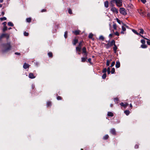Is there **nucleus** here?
Masks as SVG:
<instances>
[{
  "label": "nucleus",
  "mask_w": 150,
  "mask_h": 150,
  "mask_svg": "<svg viewBox=\"0 0 150 150\" xmlns=\"http://www.w3.org/2000/svg\"><path fill=\"white\" fill-rule=\"evenodd\" d=\"M1 49L2 51L3 52H8L11 49V46L10 42L1 45Z\"/></svg>",
  "instance_id": "nucleus-1"
},
{
  "label": "nucleus",
  "mask_w": 150,
  "mask_h": 150,
  "mask_svg": "<svg viewBox=\"0 0 150 150\" xmlns=\"http://www.w3.org/2000/svg\"><path fill=\"white\" fill-rule=\"evenodd\" d=\"M113 2H115L117 6L120 7L122 5V0H113Z\"/></svg>",
  "instance_id": "nucleus-2"
},
{
  "label": "nucleus",
  "mask_w": 150,
  "mask_h": 150,
  "mask_svg": "<svg viewBox=\"0 0 150 150\" xmlns=\"http://www.w3.org/2000/svg\"><path fill=\"white\" fill-rule=\"evenodd\" d=\"M120 13L123 15H125L127 14V13L125 10V9L123 8H121L120 9Z\"/></svg>",
  "instance_id": "nucleus-3"
},
{
  "label": "nucleus",
  "mask_w": 150,
  "mask_h": 150,
  "mask_svg": "<svg viewBox=\"0 0 150 150\" xmlns=\"http://www.w3.org/2000/svg\"><path fill=\"white\" fill-rule=\"evenodd\" d=\"M3 37H5L7 39H8L9 37V35L8 34H3L0 37V39L1 40Z\"/></svg>",
  "instance_id": "nucleus-4"
},
{
  "label": "nucleus",
  "mask_w": 150,
  "mask_h": 150,
  "mask_svg": "<svg viewBox=\"0 0 150 150\" xmlns=\"http://www.w3.org/2000/svg\"><path fill=\"white\" fill-rule=\"evenodd\" d=\"M112 67V62L111 63L110 67H108L107 68V71L108 74H109L110 72H111V74H112V69H111V71H110V67Z\"/></svg>",
  "instance_id": "nucleus-5"
},
{
  "label": "nucleus",
  "mask_w": 150,
  "mask_h": 150,
  "mask_svg": "<svg viewBox=\"0 0 150 150\" xmlns=\"http://www.w3.org/2000/svg\"><path fill=\"white\" fill-rule=\"evenodd\" d=\"M113 45L114 46V47H113V50L114 51L115 53H116V50L117 49V47L115 44V42L113 40Z\"/></svg>",
  "instance_id": "nucleus-6"
},
{
  "label": "nucleus",
  "mask_w": 150,
  "mask_h": 150,
  "mask_svg": "<svg viewBox=\"0 0 150 150\" xmlns=\"http://www.w3.org/2000/svg\"><path fill=\"white\" fill-rule=\"evenodd\" d=\"M83 53H84V56H87V53L86 51V49L85 47H83L82 49Z\"/></svg>",
  "instance_id": "nucleus-7"
},
{
  "label": "nucleus",
  "mask_w": 150,
  "mask_h": 150,
  "mask_svg": "<svg viewBox=\"0 0 150 150\" xmlns=\"http://www.w3.org/2000/svg\"><path fill=\"white\" fill-rule=\"evenodd\" d=\"M120 105L121 106L124 107L125 108H126L129 105V104L127 103H126L124 104L123 103H120Z\"/></svg>",
  "instance_id": "nucleus-8"
},
{
  "label": "nucleus",
  "mask_w": 150,
  "mask_h": 150,
  "mask_svg": "<svg viewBox=\"0 0 150 150\" xmlns=\"http://www.w3.org/2000/svg\"><path fill=\"white\" fill-rule=\"evenodd\" d=\"M29 78L33 79L35 78V76H34L33 74L32 73H30L29 74Z\"/></svg>",
  "instance_id": "nucleus-9"
},
{
  "label": "nucleus",
  "mask_w": 150,
  "mask_h": 150,
  "mask_svg": "<svg viewBox=\"0 0 150 150\" xmlns=\"http://www.w3.org/2000/svg\"><path fill=\"white\" fill-rule=\"evenodd\" d=\"M30 65L25 63L23 65V68L25 69H26L29 67Z\"/></svg>",
  "instance_id": "nucleus-10"
},
{
  "label": "nucleus",
  "mask_w": 150,
  "mask_h": 150,
  "mask_svg": "<svg viewBox=\"0 0 150 150\" xmlns=\"http://www.w3.org/2000/svg\"><path fill=\"white\" fill-rule=\"evenodd\" d=\"M87 56H84V57L81 58V59L82 62H84L86 61V59H87Z\"/></svg>",
  "instance_id": "nucleus-11"
},
{
  "label": "nucleus",
  "mask_w": 150,
  "mask_h": 150,
  "mask_svg": "<svg viewBox=\"0 0 150 150\" xmlns=\"http://www.w3.org/2000/svg\"><path fill=\"white\" fill-rule=\"evenodd\" d=\"M105 6L106 8H108L109 6V3L108 1H106L104 3Z\"/></svg>",
  "instance_id": "nucleus-12"
},
{
  "label": "nucleus",
  "mask_w": 150,
  "mask_h": 150,
  "mask_svg": "<svg viewBox=\"0 0 150 150\" xmlns=\"http://www.w3.org/2000/svg\"><path fill=\"white\" fill-rule=\"evenodd\" d=\"M78 40L76 39H74V40L73 42V44L74 45H75L76 43L78 42Z\"/></svg>",
  "instance_id": "nucleus-13"
},
{
  "label": "nucleus",
  "mask_w": 150,
  "mask_h": 150,
  "mask_svg": "<svg viewBox=\"0 0 150 150\" xmlns=\"http://www.w3.org/2000/svg\"><path fill=\"white\" fill-rule=\"evenodd\" d=\"M120 64L119 62H117L116 64L115 65V66L116 68H118L120 67Z\"/></svg>",
  "instance_id": "nucleus-14"
},
{
  "label": "nucleus",
  "mask_w": 150,
  "mask_h": 150,
  "mask_svg": "<svg viewBox=\"0 0 150 150\" xmlns=\"http://www.w3.org/2000/svg\"><path fill=\"white\" fill-rule=\"evenodd\" d=\"M81 48L79 47H76V52H80L81 51Z\"/></svg>",
  "instance_id": "nucleus-15"
},
{
  "label": "nucleus",
  "mask_w": 150,
  "mask_h": 150,
  "mask_svg": "<svg viewBox=\"0 0 150 150\" xmlns=\"http://www.w3.org/2000/svg\"><path fill=\"white\" fill-rule=\"evenodd\" d=\"M113 12L116 13H117L118 12V10L115 7H113Z\"/></svg>",
  "instance_id": "nucleus-16"
},
{
  "label": "nucleus",
  "mask_w": 150,
  "mask_h": 150,
  "mask_svg": "<svg viewBox=\"0 0 150 150\" xmlns=\"http://www.w3.org/2000/svg\"><path fill=\"white\" fill-rule=\"evenodd\" d=\"M124 113L127 115H128L129 114L130 111L129 110H126L124 111Z\"/></svg>",
  "instance_id": "nucleus-17"
},
{
  "label": "nucleus",
  "mask_w": 150,
  "mask_h": 150,
  "mask_svg": "<svg viewBox=\"0 0 150 150\" xmlns=\"http://www.w3.org/2000/svg\"><path fill=\"white\" fill-rule=\"evenodd\" d=\"M80 31L79 30H75L74 31H73V33L76 35L79 34Z\"/></svg>",
  "instance_id": "nucleus-18"
},
{
  "label": "nucleus",
  "mask_w": 150,
  "mask_h": 150,
  "mask_svg": "<svg viewBox=\"0 0 150 150\" xmlns=\"http://www.w3.org/2000/svg\"><path fill=\"white\" fill-rule=\"evenodd\" d=\"M125 26L127 27H128L127 26H126V25H124V26H122V30L123 31H125L126 30V28H125Z\"/></svg>",
  "instance_id": "nucleus-19"
},
{
  "label": "nucleus",
  "mask_w": 150,
  "mask_h": 150,
  "mask_svg": "<svg viewBox=\"0 0 150 150\" xmlns=\"http://www.w3.org/2000/svg\"><path fill=\"white\" fill-rule=\"evenodd\" d=\"M141 47L142 48H145L147 47V46L146 45H145V44H142L141 45Z\"/></svg>",
  "instance_id": "nucleus-20"
},
{
  "label": "nucleus",
  "mask_w": 150,
  "mask_h": 150,
  "mask_svg": "<svg viewBox=\"0 0 150 150\" xmlns=\"http://www.w3.org/2000/svg\"><path fill=\"white\" fill-rule=\"evenodd\" d=\"M109 137L108 135H106L104 136L103 137V139L104 140H106Z\"/></svg>",
  "instance_id": "nucleus-21"
},
{
  "label": "nucleus",
  "mask_w": 150,
  "mask_h": 150,
  "mask_svg": "<svg viewBox=\"0 0 150 150\" xmlns=\"http://www.w3.org/2000/svg\"><path fill=\"white\" fill-rule=\"evenodd\" d=\"M132 31L135 34L138 35H139V33L136 30H135L134 29H133L132 30Z\"/></svg>",
  "instance_id": "nucleus-22"
},
{
  "label": "nucleus",
  "mask_w": 150,
  "mask_h": 150,
  "mask_svg": "<svg viewBox=\"0 0 150 150\" xmlns=\"http://www.w3.org/2000/svg\"><path fill=\"white\" fill-rule=\"evenodd\" d=\"M115 35L117 36H119V33H118V32H114L113 31V35Z\"/></svg>",
  "instance_id": "nucleus-23"
},
{
  "label": "nucleus",
  "mask_w": 150,
  "mask_h": 150,
  "mask_svg": "<svg viewBox=\"0 0 150 150\" xmlns=\"http://www.w3.org/2000/svg\"><path fill=\"white\" fill-rule=\"evenodd\" d=\"M8 25L11 26H12L13 25V24L11 22L8 23Z\"/></svg>",
  "instance_id": "nucleus-24"
},
{
  "label": "nucleus",
  "mask_w": 150,
  "mask_h": 150,
  "mask_svg": "<svg viewBox=\"0 0 150 150\" xmlns=\"http://www.w3.org/2000/svg\"><path fill=\"white\" fill-rule=\"evenodd\" d=\"M31 20V19L30 18H29L26 19L27 22L28 23L30 22Z\"/></svg>",
  "instance_id": "nucleus-25"
},
{
  "label": "nucleus",
  "mask_w": 150,
  "mask_h": 150,
  "mask_svg": "<svg viewBox=\"0 0 150 150\" xmlns=\"http://www.w3.org/2000/svg\"><path fill=\"white\" fill-rule=\"evenodd\" d=\"M48 55L49 57H52V52H50L48 53Z\"/></svg>",
  "instance_id": "nucleus-26"
},
{
  "label": "nucleus",
  "mask_w": 150,
  "mask_h": 150,
  "mask_svg": "<svg viewBox=\"0 0 150 150\" xmlns=\"http://www.w3.org/2000/svg\"><path fill=\"white\" fill-rule=\"evenodd\" d=\"M108 116H112V113L111 112H108Z\"/></svg>",
  "instance_id": "nucleus-27"
},
{
  "label": "nucleus",
  "mask_w": 150,
  "mask_h": 150,
  "mask_svg": "<svg viewBox=\"0 0 150 150\" xmlns=\"http://www.w3.org/2000/svg\"><path fill=\"white\" fill-rule=\"evenodd\" d=\"M99 39L100 40H104V37H103V36L101 35L100 36Z\"/></svg>",
  "instance_id": "nucleus-28"
},
{
  "label": "nucleus",
  "mask_w": 150,
  "mask_h": 150,
  "mask_svg": "<svg viewBox=\"0 0 150 150\" xmlns=\"http://www.w3.org/2000/svg\"><path fill=\"white\" fill-rule=\"evenodd\" d=\"M106 76V73H104L102 76V78L103 79H105V78Z\"/></svg>",
  "instance_id": "nucleus-29"
},
{
  "label": "nucleus",
  "mask_w": 150,
  "mask_h": 150,
  "mask_svg": "<svg viewBox=\"0 0 150 150\" xmlns=\"http://www.w3.org/2000/svg\"><path fill=\"white\" fill-rule=\"evenodd\" d=\"M140 31L139 33L141 34H143L144 33V30L142 29H139Z\"/></svg>",
  "instance_id": "nucleus-30"
},
{
  "label": "nucleus",
  "mask_w": 150,
  "mask_h": 150,
  "mask_svg": "<svg viewBox=\"0 0 150 150\" xmlns=\"http://www.w3.org/2000/svg\"><path fill=\"white\" fill-rule=\"evenodd\" d=\"M118 100H118V98H115L114 99V101L115 103H118Z\"/></svg>",
  "instance_id": "nucleus-31"
},
{
  "label": "nucleus",
  "mask_w": 150,
  "mask_h": 150,
  "mask_svg": "<svg viewBox=\"0 0 150 150\" xmlns=\"http://www.w3.org/2000/svg\"><path fill=\"white\" fill-rule=\"evenodd\" d=\"M82 41L80 42H79V44L78 47H81H81L82 46Z\"/></svg>",
  "instance_id": "nucleus-32"
},
{
  "label": "nucleus",
  "mask_w": 150,
  "mask_h": 150,
  "mask_svg": "<svg viewBox=\"0 0 150 150\" xmlns=\"http://www.w3.org/2000/svg\"><path fill=\"white\" fill-rule=\"evenodd\" d=\"M93 35V34L92 33L90 34L88 36V37L89 38H92Z\"/></svg>",
  "instance_id": "nucleus-33"
},
{
  "label": "nucleus",
  "mask_w": 150,
  "mask_h": 150,
  "mask_svg": "<svg viewBox=\"0 0 150 150\" xmlns=\"http://www.w3.org/2000/svg\"><path fill=\"white\" fill-rule=\"evenodd\" d=\"M67 32L66 31L64 33V37L65 38L67 37Z\"/></svg>",
  "instance_id": "nucleus-34"
},
{
  "label": "nucleus",
  "mask_w": 150,
  "mask_h": 150,
  "mask_svg": "<svg viewBox=\"0 0 150 150\" xmlns=\"http://www.w3.org/2000/svg\"><path fill=\"white\" fill-rule=\"evenodd\" d=\"M107 70L106 68H104L103 70V72L104 73H105L107 71Z\"/></svg>",
  "instance_id": "nucleus-35"
},
{
  "label": "nucleus",
  "mask_w": 150,
  "mask_h": 150,
  "mask_svg": "<svg viewBox=\"0 0 150 150\" xmlns=\"http://www.w3.org/2000/svg\"><path fill=\"white\" fill-rule=\"evenodd\" d=\"M29 34L28 33H27L25 32H24V35L25 36H27Z\"/></svg>",
  "instance_id": "nucleus-36"
},
{
  "label": "nucleus",
  "mask_w": 150,
  "mask_h": 150,
  "mask_svg": "<svg viewBox=\"0 0 150 150\" xmlns=\"http://www.w3.org/2000/svg\"><path fill=\"white\" fill-rule=\"evenodd\" d=\"M0 19L1 21L6 20V18L5 17H3L1 18Z\"/></svg>",
  "instance_id": "nucleus-37"
},
{
  "label": "nucleus",
  "mask_w": 150,
  "mask_h": 150,
  "mask_svg": "<svg viewBox=\"0 0 150 150\" xmlns=\"http://www.w3.org/2000/svg\"><path fill=\"white\" fill-rule=\"evenodd\" d=\"M141 42L142 44H145V40H142L141 41Z\"/></svg>",
  "instance_id": "nucleus-38"
},
{
  "label": "nucleus",
  "mask_w": 150,
  "mask_h": 150,
  "mask_svg": "<svg viewBox=\"0 0 150 150\" xmlns=\"http://www.w3.org/2000/svg\"><path fill=\"white\" fill-rule=\"evenodd\" d=\"M7 30V27L6 26H4V28L3 29V31L4 32L6 30Z\"/></svg>",
  "instance_id": "nucleus-39"
},
{
  "label": "nucleus",
  "mask_w": 150,
  "mask_h": 150,
  "mask_svg": "<svg viewBox=\"0 0 150 150\" xmlns=\"http://www.w3.org/2000/svg\"><path fill=\"white\" fill-rule=\"evenodd\" d=\"M116 20L117 22L120 24H121V21L118 18H116Z\"/></svg>",
  "instance_id": "nucleus-40"
},
{
  "label": "nucleus",
  "mask_w": 150,
  "mask_h": 150,
  "mask_svg": "<svg viewBox=\"0 0 150 150\" xmlns=\"http://www.w3.org/2000/svg\"><path fill=\"white\" fill-rule=\"evenodd\" d=\"M68 13L70 14H71L72 13V11L70 9H68Z\"/></svg>",
  "instance_id": "nucleus-41"
},
{
  "label": "nucleus",
  "mask_w": 150,
  "mask_h": 150,
  "mask_svg": "<svg viewBox=\"0 0 150 150\" xmlns=\"http://www.w3.org/2000/svg\"><path fill=\"white\" fill-rule=\"evenodd\" d=\"M110 63V61L109 60H107L106 63V65L108 66H109V65Z\"/></svg>",
  "instance_id": "nucleus-42"
},
{
  "label": "nucleus",
  "mask_w": 150,
  "mask_h": 150,
  "mask_svg": "<svg viewBox=\"0 0 150 150\" xmlns=\"http://www.w3.org/2000/svg\"><path fill=\"white\" fill-rule=\"evenodd\" d=\"M50 104H51V102H47V107H48L49 106H50Z\"/></svg>",
  "instance_id": "nucleus-43"
},
{
  "label": "nucleus",
  "mask_w": 150,
  "mask_h": 150,
  "mask_svg": "<svg viewBox=\"0 0 150 150\" xmlns=\"http://www.w3.org/2000/svg\"><path fill=\"white\" fill-rule=\"evenodd\" d=\"M140 1L143 4H145L146 2V0H140Z\"/></svg>",
  "instance_id": "nucleus-44"
},
{
  "label": "nucleus",
  "mask_w": 150,
  "mask_h": 150,
  "mask_svg": "<svg viewBox=\"0 0 150 150\" xmlns=\"http://www.w3.org/2000/svg\"><path fill=\"white\" fill-rule=\"evenodd\" d=\"M113 28L114 29H116V25L115 24H114L113 25Z\"/></svg>",
  "instance_id": "nucleus-45"
},
{
  "label": "nucleus",
  "mask_w": 150,
  "mask_h": 150,
  "mask_svg": "<svg viewBox=\"0 0 150 150\" xmlns=\"http://www.w3.org/2000/svg\"><path fill=\"white\" fill-rule=\"evenodd\" d=\"M57 99L58 100H60L61 99V97L60 96H58L57 97Z\"/></svg>",
  "instance_id": "nucleus-46"
},
{
  "label": "nucleus",
  "mask_w": 150,
  "mask_h": 150,
  "mask_svg": "<svg viewBox=\"0 0 150 150\" xmlns=\"http://www.w3.org/2000/svg\"><path fill=\"white\" fill-rule=\"evenodd\" d=\"M147 16L150 20V13H149L147 14Z\"/></svg>",
  "instance_id": "nucleus-47"
},
{
  "label": "nucleus",
  "mask_w": 150,
  "mask_h": 150,
  "mask_svg": "<svg viewBox=\"0 0 150 150\" xmlns=\"http://www.w3.org/2000/svg\"><path fill=\"white\" fill-rule=\"evenodd\" d=\"M140 15L142 16H144V13L143 12H140Z\"/></svg>",
  "instance_id": "nucleus-48"
},
{
  "label": "nucleus",
  "mask_w": 150,
  "mask_h": 150,
  "mask_svg": "<svg viewBox=\"0 0 150 150\" xmlns=\"http://www.w3.org/2000/svg\"><path fill=\"white\" fill-rule=\"evenodd\" d=\"M91 59L90 58H89L88 59V62H89L90 63H91Z\"/></svg>",
  "instance_id": "nucleus-49"
},
{
  "label": "nucleus",
  "mask_w": 150,
  "mask_h": 150,
  "mask_svg": "<svg viewBox=\"0 0 150 150\" xmlns=\"http://www.w3.org/2000/svg\"><path fill=\"white\" fill-rule=\"evenodd\" d=\"M15 54L17 55H19L21 54L19 52H16L15 53Z\"/></svg>",
  "instance_id": "nucleus-50"
},
{
  "label": "nucleus",
  "mask_w": 150,
  "mask_h": 150,
  "mask_svg": "<svg viewBox=\"0 0 150 150\" xmlns=\"http://www.w3.org/2000/svg\"><path fill=\"white\" fill-rule=\"evenodd\" d=\"M7 23L6 22H4L3 23V24L4 25V26H6V24Z\"/></svg>",
  "instance_id": "nucleus-51"
},
{
  "label": "nucleus",
  "mask_w": 150,
  "mask_h": 150,
  "mask_svg": "<svg viewBox=\"0 0 150 150\" xmlns=\"http://www.w3.org/2000/svg\"><path fill=\"white\" fill-rule=\"evenodd\" d=\"M116 134L115 130L113 129V135L115 134Z\"/></svg>",
  "instance_id": "nucleus-52"
},
{
  "label": "nucleus",
  "mask_w": 150,
  "mask_h": 150,
  "mask_svg": "<svg viewBox=\"0 0 150 150\" xmlns=\"http://www.w3.org/2000/svg\"><path fill=\"white\" fill-rule=\"evenodd\" d=\"M134 148L135 149H137L138 148V146L137 145H136L134 146Z\"/></svg>",
  "instance_id": "nucleus-53"
},
{
  "label": "nucleus",
  "mask_w": 150,
  "mask_h": 150,
  "mask_svg": "<svg viewBox=\"0 0 150 150\" xmlns=\"http://www.w3.org/2000/svg\"><path fill=\"white\" fill-rule=\"evenodd\" d=\"M139 35H140V36H141V37H142V38H144V39H146V40H148V39H147V38H144L143 35H140V34H139Z\"/></svg>",
  "instance_id": "nucleus-54"
},
{
  "label": "nucleus",
  "mask_w": 150,
  "mask_h": 150,
  "mask_svg": "<svg viewBox=\"0 0 150 150\" xmlns=\"http://www.w3.org/2000/svg\"><path fill=\"white\" fill-rule=\"evenodd\" d=\"M112 33L110 34L109 35V37L110 38L112 37Z\"/></svg>",
  "instance_id": "nucleus-55"
},
{
  "label": "nucleus",
  "mask_w": 150,
  "mask_h": 150,
  "mask_svg": "<svg viewBox=\"0 0 150 150\" xmlns=\"http://www.w3.org/2000/svg\"><path fill=\"white\" fill-rule=\"evenodd\" d=\"M146 42L148 45H150V41H147Z\"/></svg>",
  "instance_id": "nucleus-56"
},
{
  "label": "nucleus",
  "mask_w": 150,
  "mask_h": 150,
  "mask_svg": "<svg viewBox=\"0 0 150 150\" xmlns=\"http://www.w3.org/2000/svg\"><path fill=\"white\" fill-rule=\"evenodd\" d=\"M46 11V10L45 9H43L42 10L41 12H45Z\"/></svg>",
  "instance_id": "nucleus-57"
},
{
  "label": "nucleus",
  "mask_w": 150,
  "mask_h": 150,
  "mask_svg": "<svg viewBox=\"0 0 150 150\" xmlns=\"http://www.w3.org/2000/svg\"><path fill=\"white\" fill-rule=\"evenodd\" d=\"M112 40H111L110 42V46H112Z\"/></svg>",
  "instance_id": "nucleus-58"
},
{
  "label": "nucleus",
  "mask_w": 150,
  "mask_h": 150,
  "mask_svg": "<svg viewBox=\"0 0 150 150\" xmlns=\"http://www.w3.org/2000/svg\"><path fill=\"white\" fill-rule=\"evenodd\" d=\"M115 72V69L114 68H113V74H114Z\"/></svg>",
  "instance_id": "nucleus-59"
},
{
  "label": "nucleus",
  "mask_w": 150,
  "mask_h": 150,
  "mask_svg": "<svg viewBox=\"0 0 150 150\" xmlns=\"http://www.w3.org/2000/svg\"><path fill=\"white\" fill-rule=\"evenodd\" d=\"M130 107H131V108H132V104H130Z\"/></svg>",
  "instance_id": "nucleus-60"
},
{
  "label": "nucleus",
  "mask_w": 150,
  "mask_h": 150,
  "mask_svg": "<svg viewBox=\"0 0 150 150\" xmlns=\"http://www.w3.org/2000/svg\"><path fill=\"white\" fill-rule=\"evenodd\" d=\"M2 14L3 15H4V12L3 11L2 12Z\"/></svg>",
  "instance_id": "nucleus-61"
},
{
  "label": "nucleus",
  "mask_w": 150,
  "mask_h": 150,
  "mask_svg": "<svg viewBox=\"0 0 150 150\" xmlns=\"http://www.w3.org/2000/svg\"><path fill=\"white\" fill-rule=\"evenodd\" d=\"M110 132L112 134V129H111L110 131Z\"/></svg>",
  "instance_id": "nucleus-62"
},
{
  "label": "nucleus",
  "mask_w": 150,
  "mask_h": 150,
  "mask_svg": "<svg viewBox=\"0 0 150 150\" xmlns=\"http://www.w3.org/2000/svg\"><path fill=\"white\" fill-rule=\"evenodd\" d=\"M3 1V0H0V3H2Z\"/></svg>",
  "instance_id": "nucleus-63"
},
{
  "label": "nucleus",
  "mask_w": 150,
  "mask_h": 150,
  "mask_svg": "<svg viewBox=\"0 0 150 150\" xmlns=\"http://www.w3.org/2000/svg\"><path fill=\"white\" fill-rule=\"evenodd\" d=\"M124 31H122L121 32V33L122 34H124Z\"/></svg>",
  "instance_id": "nucleus-64"
}]
</instances>
